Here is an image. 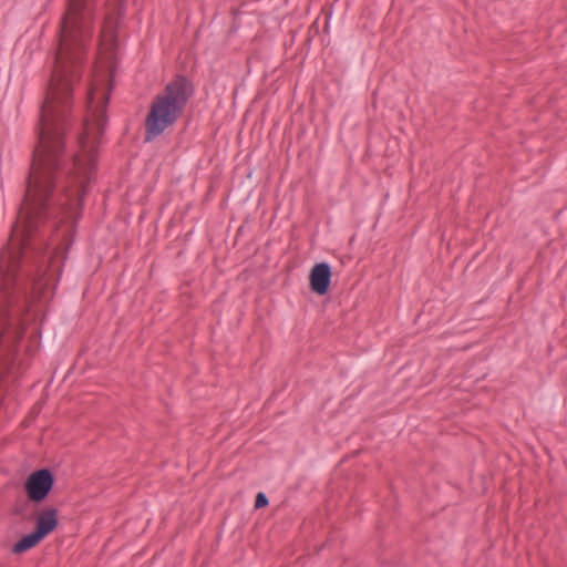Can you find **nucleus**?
<instances>
[{
	"label": "nucleus",
	"instance_id": "nucleus-1",
	"mask_svg": "<svg viewBox=\"0 0 567 567\" xmlns=\"http://www.w3.org/2000/svg\"><path fill=\"white\" fill-rule=\"evenodd\" d=\"M193 93V84L185 76L177 75L169 82L152 101L144 122V141H154L174 125L184 113Z\"/></svg>",
	"mask_w": 567,
	"mask_h": 567
},
{
	"label": "nucleus",
	"instance_id": "nucleus-2",
	"mask_svg": "<svg viewBox=\"0 0 567 567\" xmlns=\"http://www.w3.org/2000/svg\"><path fill=\"white\" fill-rule=\"evenodd\" d=\"M94 0H68L55 58H84L94 29Z\"/></svg>",
	"mask_w": 567,
	"mask_h": 567
},
{
	"label": "nucleus",
	"instance_id": "nucleus-3",
	"mask_svg": "<svg viewBox=\"0 0 567 567\" xmlns=\"http://www.w3.org/2000/svg\"><path fill=\"white\" fill-rule=\"evenodd\" d=\"M54 484V477L50 470L41 468L31 473L25 483L24 489L31 502H42L51 492Z\"/></svg>",
	"mask_w": 567,
	"mask_h": 567
},
{
	"label": "nucleus",
	"instance_id": "nucleus-4",
	"mask_svg": "<svg viewBox=\"0 0 567 567\" xmlns=\"http://www.w3.org/2000/svg\"><path fill=\"white\" fill-rule=\"evenodd\" d=\"M331 268L327 262L316 264L309 275L310 289L319 296L328 292L331 282Z\"/></svg>",
	"mask_w": 567,
	"mask_h": 567
},
{
	"label": "nucleus",
	"instance_id": "nucleus-5",
	"mask_svg": "<svg viewBox=\"0 0 567 567\" xmlns=\"http://www.w3.org/2000/svg\"><path fill=\"white\" fill-rule=\"evenodd\" d=\"M58 512L55 508H44L37 517L35 533L42 538L55 529L58 526Z\"/></svg>",
	"mask_w": 567,
	"mask_h": 567
},
{
	"label": "nucleus",
	"instance_id": "nucleus-6",
	"mask_svg": "<svg viewBox=\"0 0 567 567\" xmlns=\"http://www.w3.org/2000/svg\"><path fill=\"white\" fill-rule=\"evenodd\" d=\"M43 538L35 532H32L25 536H23L18 543H16L12 547L13 554H22L34 546H37Z\"/></svg>",
	"mask_w": 567,
	"mask_h": 567
},
{
	"label": "nucleus",
	"instance_id": "nucleus-7",
	"mask_svg": "<svg viewBox=\"0 0 567 567\" xmlns=\"http://www.w3.org/2000/svg\"><path fill=\"white\" fill-rule=\"evenodd\" d=\"M101 43L105 45L107 50L115 45V30L111 19H107L101 28L100 32Z\"/></svg>",
	"mask_w": 567,
	"mask_h": 567
},
{
	"label": "nucleus",
	"instance_id": "nucleus-8",
	"mask_svg": "<svg viewBox=\"0 0 567 567\" xmlns=\"http://www.w3.org/2000/svg\"><path fill=\"white\" fill-rule=\"evenodd\" d=\"M268 505V497L265 493H258L255 499V507L262 508Z\"/></svg>",
	"mask_w": 567,
	"mask_h": 567
},
{
	"label": "nucleus",
	"instance_id": "nucleus-9",
	"mask_svg": "<svg viewBox=\"0 0 567 567\" xmlns=\"http://www.w3.org/2000/svg\"><path fill=\"white\" fill-rule=\"evenodd\" d=\"M68 234H69V229H65V230L63 231V234H62V237H63V238H65Z\"/></svg>",
	"mask_w": 567,
	"mask_h": 567
}]
</instances>
